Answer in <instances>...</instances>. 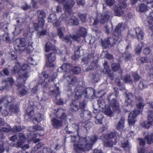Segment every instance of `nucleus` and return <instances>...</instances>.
<instances>
[{
    "instance_id": "obj_12",
    "label": "nucleus",
    "mask_w": 153,
    "mask_h": 153,
    "mask_svg": "<svg viewBox=\"0 0 153 153\" xmlns=\"http://www.w3.org/2000/svg\"><path fill=\"white\" fill-rule=\"evenodd\" d=\"M72 65L68 63H64L61 67H59L57 69V71L60 72H64L65 73L63 75L64 78H67V77L70 78L71 76L69 75L68 71L71 69Z\"/></svg>"
},
{
    "instance_id": "obj_61",
    "label": "nucleus",
    "mask_w": 153,
    "mask_h": 153,
    "mask_svg": "<svg viewBox=\"0 0 153 153\" xmlns=\"http://www.w3.org/2000/svg\"><path fill=\"white\" fill-rule=\"evenodd\" d=\"M133 77L134 81L135 82H136L139 81L140 78V76L137 73L133 74Z\"/></svg>"
},
{
    "instance_id": "obj_17",
    "label": "nucleus",
    "mask_w": 153,
    "mask_h": 153,
    "mask_svg": "<svg viewBox=\"0 0 153 153\" xmlns=\"http://www.w3.org/2000/svg\"><path fill=\"white\" fill-rule=\"evenodd\" d=\"M5 82V85L2 89H0V90H3L6 88L7 87H11L15 82V80L12 77H8L5 79L3 82Z\"/></svg>"
},
{
    "instance_id": "obj_44",
    "label": "nucleus",
    "mask_w": 153,
    "mask_h": 153,
    "mask_svg": "<svg viewBox=\"0 0 153 153\" xmlns=\"http://www.w3.org/2000/svg\"><path fill=\"white\" fill-rule=\"evenodd\" d=\"M146 83V81L144 80L140 81L138 86L139 88L141 90H142L146 88L147 85Z\"/></svg>"
},
{
    "instance_id": "obj_35",
    "label": "nucleus",
    "mask_w": 153,
    "mask_h": 153,
    "mask_svg": "<svg viewBox=\"0 0 153 153\" xmlns=\"http://www.w3.org/2000/svg\"><path fill=\"white\" fill-rule=\"evenodd\" d=\"M21 64L19 62H16L15 63V65L13 68L11 70V73L12 74H14L18 72L19 68L21 66Z\"/></svg>"
},
{
    "instance_id": "obj_26",
    "label": "nucleus",
    "mask_w": 153,
    "mask_h": 153,
    "mask_svg": "<svg viewBox=\"0 0 153 153\" xmlns=\"http://www.w3.org/2000/svg\"><path fill=\"white\" fill-rule=\"evenodd\" d=\"M42 120V114L39 113H36L32 120L34 124L39 123Z\"/></svg>"
},
{
    "instance_id": "obj_8",
    "label": "nucleus",
    "mask_w": 153,
    "mask_h": 153,
    "mask_svg": "<svg viewBox=\"0 0 153 153\" xmlns=\"http://www.w3.org/2000/svg\"><path fill=\"white\" fill-rule=\"evenodd\" d=\"M26 139L24 134H15L10 138L11 140L15 142L17 140L16 143L11 144V145L16 147H20L25 142Z\"/></svg>"
},
{
    "instance_id": "obj_45",
    "label": "nucleus",
    "mask_w": 153,
    "mask_h": 153,
    "mask_svg": "<svg viewBox=\"0 0 153 153\" xmlns=\"http://www.w3.org/2000/svg\"><path fill=\"white\" fill-rule=\"evenodd\" d=\"M6 109H2V107L0 106V115L4 117H6L8 116L9 114V111Z\"/></svg>"
},
{
    "instance_id": "obj_6",
    "label": "nucleus",
    "mask_w": 153,
    "mask_h": 153,
    "mask_svg": "<svg viewBox=\"0 0 153 153\" xmlns=\"http://www.w3.org/2000/svg\"><path fill=\"white\" fill-rule=\"evenodd\" d=\"M6 127H0V134L7 133L10 132L17 133L25 129L26 127L24 126L15 125L12 128L9 125H7Z\"/></svg>"
},
{
    "instance_id": "obj_2",
    "label": "nucleus",
    "mask_w": 153,
    "mask_h": 153,
    "mask_svg": "<svg viewBox=\"0 0 153 153\" xmlns=\"http://www.w3.org/2000/svg\"><path fill=\"white\" fill-rule=\"evenodd\" d=\"M79 134L71 136L72 140L75 143L74 144V149L76 152L80 150L87 151L92 149V145L96 141L97 137L93 135L91 137H80Z\"/></svg>"
},
{
    "instance_id": "obj_21",
    "label": "nucleus",
    "mask_w": 153,
    "mask_h": 153,
    "mask_svg": "<svg viewBox=\"0 0 153 153\" xmlns=\"http://www.w3.org/2000/svg\"><path fill=\"white\" fill-rule=\"evenodd\" d=\"M81 46H77L74 49V54L71 57V59L72 60L76 61L78 60L80 56V48Z\"/></svg>"
},
{
    "instance_id": "obj_59",
    "label": "nucleus",
    "mask_w": 153,
    "mask_h": 153,
    "mask_svg": "<svg viewBox=\"0 0 153 153\" xmlns=\"http://www.w3.org/2000/svg\"><path fill=\"white\" fill-rule=\"evenodd\" d=\"M11 56V59L12 60H17V56H16V53L14 51H12L11 52L10 54Z\"/></svg>"
},
{
    "instance_id": "obj_29",
    "label": "nucleus",
    "mask_w": 153,
    "mask_h": 153,
    "mask_svg": "<svg viewBox=\"0 0 153 153\" xmlns=\"http://www.w3.org/2000/svg\"><path fill=\"white\" fill-rule=\"evenodd\" d=\"M57 84L59 85V83H58L54 85V86L56 87V89L55 90L50 91L49 92L50 95H53L56 97H57L60 94L59 87V86H57Z\"/></svg>"
},
{
    "instance_id": "obj_14",
    "label": "nucleus",
    "mask_w": 153,
    "mask_h": 153,
    "mask_svg": "<svg viewBox=\"0 0 153 153\" xmlns=\"http://www.w3.org/2000/svg\"><path fill=\"white\" fill-rule=\"evenodd\" d=\"M47 59L49 64L47 65L49 67H53L54 66L53 64H51L56 59V53L53 52L49 53L47 55H46Z\"/></svg>"
},
{
    "instance_id": "obj_32",
    "label": "nucleus",
    "mask_w": 153,
    "mask_h": 153,
    "mask_svg": "<svg viewBox=\"0 0 153 153\" xmlns=\"http://www.w3.org/2000/svg\"><path fill=\"white\" fill-rule=\"evenodd\" d=\"M95 119V123L96 124H101L102 120L103 118V115L101 114H98L94 117Z\"/></svg>"
},
{
    "instance_id": "obj_51",
    "label": "nucleus",
    "mask_w": 153,
    "mask_h": 153,
    "mask_svg": "<svg viewBox=\"0 0 153 153\" xmlns=\"http://www.w3.org/2000/svg\"><path fill=\"white\" fill-rule=\"evenodd\" d=\"M52 48V44L50 42H47L45 46V51L46 52H49L51 50Z\"/></svg>"
},
{
    "instance_id": "obj_31",
    "label": "nucleus",
    "mask_w": 153,
    "mask_h": 153,
    "mask_svg": "<svg viewBox=\"0 0 153 153\" xmlns=\"http://www.w3.org/2000/svg\"><path fill=\"white\" fill-rule=\"evenodd\" d=\"M38 23H35L33 24L34 29L36 31H38L39 28L43 29L44 27V22L38 20Z\"/></svg>"
},
{
    "instance_id": "obj_28",
    "label": "nucleus",
    "mask_w": 153,
    "mask_h": 153,
    "mask_svg": "<svg viewBox=\"0 0 153 153\" xmlns=\"http://www.w3.org/2000/svg\"><path fill=\"white\" fill-rule=\"evenodd\" d=\"M137 10L141 13L145 12L148 10V6L143 3L139 4L136 8Z\"/></svg>"
},
{
    "instance_id": "obj_11",
    "label": "nucleus",
    "mask_w": 153,
    "mask_h": 153,
    "mask_svg": "<svg viewBox=\"0 0 153 153\" xmlns=\"http://www.w3.org/2000/svg\"><path fill=\"white\" fill-rule=\"evenodd\" d=\"M42 75L43 76L41 78L40 81L41 85H42L44 88L46 87L48 82L51 81H53L56 78V76H54V74H52L51 77H49L47 72L45 71L42 72Z\"/></svg>"
},
{
    "instance_id": "obj_54",
    "label": "nucleus",
    "mask_w": 153,
    "mask_h": 153,
    "mask_svg": "<svg viewBox=\"0 0 153 153\" xmlns=\"http://www.w3.org/2000/svg\"><path fill=\"white\" fill-rule=\"evenodd\" d=\"M86 122H82L81 121L78 123V129L77 132V134H79V128H80L81 127H83L85 128H87V127H88L87 126V124H86Z\"/></svg>"
},
{
    "instance_id": "obj_4",
    "label": "nucleus",
    "mask_w": 153,
    "mask_h": 153,
    "mask_svg": "<svg viewBox=\"0 0 153 153\" xmlns=\"http://www.w3.org/2000/svg\"><path fill=\"white\" fill-rule=\"evenodd\" d=\"M15 99L12 96L7 98V102L5 104L6 108L10 113L11 114L17 115L20 111L19 106L17 104H14Z\"/></svg>"
},
{
    "instance_id": "obj_19",
    "label": "nucleus",
    "mask_w": 153,
    "mask_h": 153,
    "mask_svg": "<svg viewBox=\"0 0 153 153\" xmlns=\"http://www.w3.org/2000/svg\"><path fill=\"white\" fill-rule=\"evenodd\" d=\"M51 123L53 127L56 129L60 128L63 126L62 121L55 117H53L51 119Z\"/></svg>"
},
{
    "instance_id": "obj_64",
    "label": "nucleus",
    "mask_w": 153,
    "mask_h": 153,
    "mask_svg": "<svg viewBox=\"0 0 153 153\" xmlns=\"http://www.w3.org/2000/svg\"><path fill=\"white\" fill-rule=\"evenodd\" d=\"M128 35L131 38H134L135 36L134 31L132 30H128Z\"/></svg>"
},
{
    "instance_id": "obj_16",
    "label": "nucleus",
    "mask_w": 153,
    "mask_h": 153,
    "mask_svg": "<svg viewBox=\"0 0 153 153\" xmlns=\"http://www.w3.org/2000/svg\"><path fill=\"white\" fill-rule=\"evenodd\" d=\"M19 43L15 47V49L17 52H22L25 49V46L26 44L25 39L21 38L20 39Z\"/></svg>"
},
{
    "instance_id": "obj_5",
    "label": "nucleus",
    "mask_w": 153,
    "mask_h": 153,
    "mask_svg": "<svg viewBox=\"0 0 153 153\" xmlns=\"http://www.w3.org/2000/svg\"><path fill=\"white\" fill-rule=\"evenodd\" d=\"M145 105L144 103L138 102L136 105V107L137 109H134L129 114L128 117V122L129 125L134 124L136 121L135 118L142 111V110L144 107Z\"/></svg>"
},
{
    "instance_id": "obj_50",
    "label": "nucleus",
    "mask_w": 153,
    "mask_h": 153,
    "mask_svg": "<svg viewBox=\"0 0 153 153\" xmlns=\"http://www.w3.org/2000/svg\"><path fill=\"white\" fill-rule=\"evenodd\" d=\"M149 59L147 57L142 56L138 60L141 64L147 63L149 62Z\"/></svg>"
},
{
    "instance_id": "obj_60",
    "label": "nucleus",
    "mask_w": 153,
    "mask_h": 153,
    "mask_svg": "<svg viewBox=\"0 0 153 153\" xmlns=\"http://www.w3.org/2000/svg\"><path fill=\"white\" fill-rule=\"evenodd\" d=\"M29 148V145L27 144H25L22 147V148L23 150L19 152V153H27L25 151V150H26Z\"/></svg>"
},
{
    "instance_id": "obj_49",
    "label": "nucleus",
    "mask_w": 153,
    "mask_h": 153,
    "mask_svg": "<svg viewBox=\"0 0 153 153\" xmlns=\"http://www.w3.org/2000/svg\"><path fill=\"white\" fill-rule=\"evenodd\" d=\"M71 37L70 35H66L63 38V40L66 43H69L71 44L72 41L71 39Z\"/></svg>"
},
{
    "instance_id": "obj_38",
    "label": "nucleus",
    "mask_w": 153,
    "mask_h": 153,
    "mask_svg": "<svg viewBox=\"0 0 153 153\" xmlns=\"http://www.w3.org/2000/svg\"><path fill=\"white\" fill-rule=\"evenodd\" d=\"M77 16L82 22L85 23L86 22L87 17L86 14L78 12Z\"/></svg>"
},
{
    "instance_id": "obj_23",
    "label": "nucleus",
    "mask_w": 153,
    "mask_h": 153,
    "mask_svg": "<svg viewBox=\"0 0 153 153\" xmlns=\"http://www.w3.org/2000/svg\"><path fill=\"white\" fill-rule=\"evenodd\" d=\"M35 114L33 107L29 106L27 107L26 110V114L29 118L32 120Z\"/></svg>"
},
{
    "instance_id": "obj_42",
    "label": "nucleus",
    "mask_w": 153,
    "mask_h": 153,
    "mask_svg": "<svg viewBox=\"0 0 153 153\" xmlns=\"http://www.w3.org/2000/svg\"><path fill=\"white\" fill-rule=\"evenodd\" d=\"M65 30V28L62 26L59 27L57 28V35L60 38H62L64 36V33L62 31Z\"/></svg>"
},
{
    "instance_id": "obj_9",
    "label": "nucleus",
    "mask_w": 153,
    "mask_h": 153,
    "mask_svg": "<svg viewBox=\"0 0 153 153\" xmlns=\"http://www.w3.org/2000/svg\"><path fill=\"white\" fill-rule=\"evenodd\" d=\"M127 6L126 1H125L120 3L119 4L114 5L113 9L115 16H120L122 15L124 13V9Z\"/></svg>"
},
{
    "instance_id": "obj_20",
    "label": "nucleus",
    "mask_w": 153,
    "mask_h": 153,
    "mask_svg": "<svg viewBox=\"0 0 153 153\" xmlns=\"http://www.w3.org/2000/svg\"><path fill=\"white\" fill-rule=\"evenodd\" d=\"M68 24L71 26H78L79 24V20L76 16H73L68 19Z\"/></svg>"
},
{
    "instance_id": "obj_63",
    "label": "nucleus",
    "mask_w": 153,
    "mask_h": 153,
    "mask_svg": "<svg viewBox=\"0 0 153 153\" xmlns=\"http://www.w3.org/2000/svg\"><path fill=\"white\" fill-rule=\"evenodd\" d=\"M27 62L30 64L31 65H34L35 60L31 57H29L27 58Z\"/></svg>"
},
{
    "instance_id": "obj_58",
    "label": "nucleus",
    "mask_w": 153,
    "mask_h": 153,
    "mask_svg": "<svg viewBox=\"0 0 153 153\" xmlns=\"http://www.w3.org/2000/svg\"><path fill=\"white\" fill-rule=\"evenodd\" d=\"M70 36L71 39H72L73 40L76 41H78L80 37L78 35L77 33L76 34L73 35L70 34Z\"/></svg>"
},
{
    "instance_id": "obj_36",
    "label": "nucleus",
    "mask_w": 153,
    "mask_h": 153,
    "mask_svg": "<svg viewBox=\"0 0 153 153\" xmlns=\"http://www.w3.org/2000/svg\"><path fill=\"white\" fill-rule=\"evenodd\" d=\"M124 122L125 119L123 117H121L116 126V128L118 130H121L123 129Z\"/></svg>"
},
{
    "instance_id": "obj_3",
    "label": "nucleus",
    "mask_w": 153,
    "mask_h": 153,
    "mask_svg": "<svg viewBox=\"0 0 153 153\" xmlns=\"http://www.w3.org/2000/svg\"><path fill=\"white\" fill-rule=\"evenodd\" d=\"M28 65L27 64H23L21 68L18 70V74L19 76L17 79L18 82V87L21 88L24 85L26 81L29 77L28 75L27 68Z\"/></svg>"
},
{
    "instance_id": "obj_18",
    "label": "nucleus",
    "mask_w": 153,
    "mask_h": 153,
    "mask_svg": "<svg viewBox=\"0 0 153 153\" xmlns=\"http://www.w3.org/2000/svg\"><path fill=\"white\" fill-rule=\"evenodd\" d=\"M65 79L68 82V84L67 86V91H71L72 87L73 86L75 83L77 81V79L75 77H73L72 78H71V76L70 78L67 77V79Z\"/></svg>"
},
{
    "instance_id": "obj_13",
    "label": "nucleus",
    "mask_w": 153,
    "mask_h": 153,
    "mask_svg": "<svg viewBox=\"0 0 153 153\" xmlns=\"http://www.w3.org/2000/svg\"><path fill=\"white\" fill-rule=\"evenodd\" d=\"M111 95L108 97L107 100L109 101V105L112 108L114 112H120V105L119 101L115 98H113L110 100Z\"/></svg>"
},
{
    "instance_id": "obj_48",
    "label": "nucleus",
    "mask_w": 153,
    "mask_h": 153,
    "mask_svg": "<svg viewBox=\"0 0 153 153\" xmlns=\"http://www.w3.org/2000/svg\"><path fill=\"white\" fill-rule=\"evenodd\" d=\"M47 30L46 29H43L41 31H38L37 33V36L38 38H41L47 35Z\"/></svg>"
},
{
    "instance_id": "obj_56",
    "label": "nucleus",
    "mask_w": 153,
    "mask_h": 153,
    "mask_svg": "<svg viewBox=\"0 0 153 153\" xmlns=\"http://www.w3.org/2000/svg\"><path fill=\"white\" fill-rule=\"evenodd\" d=\"M105 1L106 5L109 7L112 6L115 2V0H105Z\"/></svg>"
},
{
    "instance_id": "obj_39",
    "label": "nucleus",
    "mask_w": 153,
    "mask_h": 153,
    "mask_svg": "<svg viewBox=\"0 0 153 153\" xmlns=\"http://www.w3.org/2000/svg\"><path fill=\"white\" fill-rule=\"evenodd\" d=\"M57 17L55 13H51L48 18V22L52 23L57 19Z\"/></svg>"
},
{
    "instance_id": "obj_1",
    "label": "nucleus",
    "mask_w": 153,
    "mask_h": 153,
    "mask_svg": "<svg viewBox=\"0 0 153 153\" xmlns=\"http://www.w3.org/2000/svg\"><path fill=\"white\" fill-rule=\"evenodd\" d=\"M92 91L93 89L91 88H87L83 90L82 87L76 86L74 89L75 99L72 100L70 104L71 111L73 112H77L79 109H80L82 111H85L88 99H85L79 102L78 100L82 98L83 94L85 98L89 99Z\"/></svg>"
},
{
    "instance_id": "obj_33",
    "label": "nucleus",
    "mask_w": 153,
    "mask_h": 153,
    "mask_svg": "<svg viewBox=\"0 0 153 153\" xmlns=\"http://www.w3.org/2000/svg\"><path fill=\"white\" fill-rule=\"evenodd\" d=\"M113 111L111 110V107L108 105L105 108L104 112L105 114L109 117H111L113 115Z\"/></svg>"
},
{
    "instance_id": "obj_15",
    "label": "nucleus",
    "mask_w": 153,
    "mask_h": 153,
    "mask_svg": "<svg viewBox=\"0 0 153 153\" xmlns=\"http://www.w3.org/2000/svg\"><path fill=\"white\" fill-rule=\"evenodd\" d=\"M148 121H145L142 124L143 127L147 128H149L153 123V113L148 111Z\"/></svg>"
},
{
    "instance_id": "obj_22",
    "label": "nucleus",
    "mask_w": 153,
    "mask_h": 153,
    "mask_svg": "<svg viewBox=\"0 0 153 153\" xmlns=\"http://www.w3.org/2000/svg\"><path fill=\"white\" fill-rule=\"evenodd\" d=\"M150 8L152 11L150 13L149 17L151 18V19L148 21V23L150 30L152 33L151 35L152 36H153V7H150Z\"/></svg>"
},
{
    "instance_id": "obj_57",
    "label": "nucleus",
    "mask_w": 153,
    "mask_h": 153,
    "mask_svg": "<svg viewBox=\"0 0 153 153\" xmlns=\"http://www.w3.org/2000/svg\"><path fill=\"white\" fill-rule=\"evenodd\" d=\"M124 80L126 82H131L132 80L131 79L130 75L127 74L125 76L123 77Z\"/></svg>"
},
{
    "instance_id": "obj_62",
    "label": "nucleus",
    "mask_w": 153,
    "mask_h": 153,
    "mask_svg": "<svg viewBox=\"0 0 153 153\" xmlns=\"http://www.w3.org/2000/svg\"><path fill=\"white\" fill-rule=\"evenodd\" d=\"M90 58L89 56L85 57L82 59V62L85 64H87L89 62Z\"/></svg>"
},
{
    "instance_id": "obj_7",
    "label": "nucleus",
    "mask_w": 153,
    "mask_h": 153,
    "mask_svg": "<svg viewBox=\"0 0 153 153\" xmlns=\"http://www.w3.org/2000/svg\"><path fill=\"white\" fill-rule=\"evenodd\" d=\"M59 4H64V10L65 14L67 13L69 15L72 14V8L75 4L74 0H56Z\"/></svg>"
},
{
    "instance_id": "obj_30",
    "label": "nucleus",
    "mask_w": 153,
    "mask_h": 153,
    "mask_svg": "<svg viewBox=\"0 0 153 153\" xmlns=\"http://www.w3.org/2000/svg\"><path fill=\"white\" fill-rule=\"evenodd\" d=\"M81 71V68L78 66H72L71 69L69 71V73L71 74H79Z\"/></svg>"
},
{
    "instance_id": "obj_24",
    "label": "nucleus",
    "mask_w": 153,
    "mask_h": 153,
    "mask_svg": "<svg viewBox=\"0 0 153 153\" xmlns=\"http://www.w3.org/2000/svg\"><path fill=\"white\" fill-rule=\"evenodd\" d=\"M36 14L38 16V20L45 23L44 19L46 17L45 12L42 10H39L37 11Z\"/></svg>"
},
{
    "instance_id": "obj_55",
    "label": "nucleus",
    "mask_w": 153,
    "mask_h": 153,
    "mask_svg": "<svg viewBox=\"0 0 153 153\" xmlns=\"http://www.w3.org/2000/svg\"><path fill=\"white\" fill-rule=\"evenodd\" d=\"M123 57L125 61H127L131 59L132 55L130 53H124Z\"/></svg>"
},
{
    "instance_id": "obj_41",
    "label": "nucleus",
    "mask_w": 153,
    "mask_h": 153,
    "mask_svg": "<svg viewBox=\"0 0 153 153\" xmlns=\"http://www.w3.org/2000/svg\"><path fill=\"white\" fill-rule=\"evenodd\" d=\"M145 139L148 144L153 143V134H147L145 136Z\"/></svg>"
},
{
    "instance_id": "obj_27",
    "label": "nucleus",
    "mask_w": 153,
    "mask_h": 153,
    "mask_svg": "<svg viewBox=\"0 0 153 153\" xmlns=\"http://www.w3.org/2000/svg\"><path fill=\"white\" fill-rule=\"evenodd\" d=\"M78 34L80 37L85 38L87 35V32L85 28L83 27H79V29L77 31Z\"/></svg>"
},
{
    "instance_id": "obj_37",
    "label": "nucleus",
    "mask_w": 153,
    "mask_h": 153,
    "mask_svg": "<svg viewBox=\"0 0 153 153\" xmlns=\"http://www.w3.org/2000/svg\"><path fill=\"white\" fill-rule=\"evenodd\" d=\"M25 83L24 84V85H25ZM18 82L17 86H18ZM17 87L19 89V95L20 96L22 97L27 94V91L25 88H23L25 87V85L21 88H19L18 86Z\"/></svg>"
},
{
    "instance_id": "obj_34",
    "label": "nucleus",
    "mask_w": 153,
    "mask_h": 153,
    "mask_svg": "<svg viewBox=\"0 0 153 153\" xmlns=\"http://www.w3.org/2000/svg\"><path fill=\"white\" fill-rule=\"evenodd\" d=\"M109 13L110 12L109 11L104 13L103 15L102 16V19L101 20L102 23H104L108 20L110 18Z\"/></svg>"
},
{
    "instance_id": "obj_47",
    "label": "nucleus",
    "mask_w": 153,
    "mask_h": 153,
    "mask_svg": "<svg viewBox=\"0 0 153 153\" xmlns=\"http://www.w3.org/2000/svg\"><path fill=\"white\" fill-rule=\"evenodd\" d=\"M111 66L112 70L114 71H118L120 67V64L115 63H112Z\"/></svg>"
},
{
    "instance_id": "obj_52",
    "label": "nucleus",
    "mask_w": 153,
    "mask_h": 153,
    "mask_svg": "<svg viewBox=\"0 0 153 153\" xmlns=\"http://www.w3.org/2000/svg\"><path fill=\"white\" fill-rule=\"evenodd\" d=\"M59 118L63 123V122H65L67 121L68 119L67 115L65 113H62L59 117Z\"/></svg>"
},
{
    "instance_id": "obj_25",
    "label": "nucleus",
    "mask_w": 153,
    "mask_h": 153,
    "mask_svg": "<svg viewBox=\"0 0 153 153\" xmlns=\"http://www.w3.org/2000/svg\"><path fill=\"white\" fill-rule=\"evenodd\" d=\"M135 30L137 39L140 40H142L144 36V35L143 32L141 28L139 27H136L135 29Z\"/></svg>"
},
{
    "instance_id": "obj_40",
    "label": "nucleus",
    "mask_w": 153,
    "mask_h": 153,
    "mask_svg": "<svg viewBox=\"0 0 153 153\" xmlns=\"http://www.w3.org/2000/svg\"><path fill=\"white\" fill-rule=\"evenodd\" d=\"M97 103L99 107L101 108H105L108 105L105 104V100L104 99H100L97 100Z\"/></svg>"
},
{
    "instance_id": "obj_46",
    "label": "nucleus",
    "mask_w": 153,
    "mask_h": 153,
    "mask_svg": "<svg viewBox=\"0 0 153 153\" xmlns=\"http://www.w3.org/2000/svg\"><path fill=\"white\" fill-rule=\"evenodd\" d=\"M121 27V25L119 24L116 27L115 29L114 33H117V35H118L117 36H116V37L117 41L118 39V36L121 33L120 29Z\"/></svg>"
},
{
    "instance_id": "obj_10",
    "label": "nucleus",
    "mask_w": 153,
    "mask_h": 153,
    "mask_svg": "<svg viewBox=\"0 0 153 153\" xmlns=\"http://www.w3.org/2000/svg\"><path fill=\"white\" fill-rule=\"evenodd\" d=\"M126 100L125 103L126 105L123 106V111L125 112H129L130 109L129 110L127 108V107L129 106L131 108L133 106L132 103L133 102L134 96L132 93H126Z\"/></svg>"
},
{
    "instance_id": "obj_43",
    "label": "nucleus",
    "mask_w": 153,
    "mask_h": 153,
    "mask_svg": "<svg viewBox=\"0 0 153 153\" xmlns=\"http://www.w3.org/2000/svg\"><path fill=\"white\" fill-rule=\"evenodd\" d=\"M101 42L102 46L104 48H108L110 45V41L108 39L102 40Z\"/></svg>"
},
{
    "instance_id": "obj_53",
    "label": "nucleus",
    "mask_w": 153,
    "mask_h": 153,
    "mask_svg": "<svg viewBox=\"0 0 153 153\" xmlns=\"http://www.w3.org/2000/svg\"><path fill=\"white\" fill-rule=\"evenodd\" d=\"M53 23V25L55 27H57L58 26H60L62 23L61 18H59L58 19H57L55 21H54Z\"/></svg>"
}]
</instances>
